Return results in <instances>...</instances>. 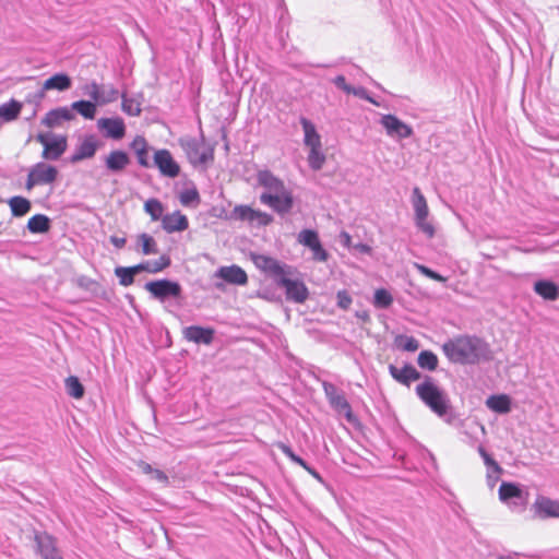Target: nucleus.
Listing matches in <instances>:
<instances>
[{"instance_id":"obj_55","label":"nucleus","mask_w":559,"mask_h":559,"mask_svg":"<svg viewBox=\"0 0 559 559\" xmlns=\"http://www.w3.org/2000/svg\"><path fill=\"white\" fill-rule=\"evenodd\" d=\"M349 94H353L361 99L371 100V96L367 92V90L362 86L354 87L352 86Z\"/></svg>"},{"instance_id":"obj_46","label":"nucleus","mask_w":559,"mask_h":559,"mask_svg":"<svg viewBox=\"0 0 559 559\" xmlns=\"http://www.w3.org/2000/svg\"><path fill=\"white\" fill-rule=\"evenodd\" d=\"M119 97V91L112 85H103L100 87L99 104H108L117 100Z\"/></svg>"},{"instance_id":"obj_51","label":"nucleus","mask_w":559,"mask_h":559,"mask_svg":"<svg viewBox=\"0 0 559 559\" xmlns=\"http://www.w3.org/2000/svg\"><path fill=\"white\" fill-rule=\"evenodd\" d=\"M337 306L344 310L348 309L352 305V297L346 290H340L336 295Z\"/></svg>"},{"instance_id":"obj_50","label":"nucleus","mask_w":559,"mask_h":559,"mask_svg":"<svg viewBox=\"0 0 559 559\" xmlns=\"http://www.w3.org/2000/svg\"><path fill=\"white\" fill-rule=\"evenodd\" d=\"M100 87L96 82H92L84 87V94L88 95L95 103L99 104Z\"/></svg>"},{"instance_id":"obj_31","label":"nucleus","mask_w":559,"mask_h":559,"mask_svg":"<svg viewBox=\"0 0 559 559\" xmlns=\"http://www.w3.org/2000/svg\"><path fill=\"white\" fill-rule=\"evenodd\" d=\"M71 79L69 75L64 73H57L49 79H47L43 84L44 91L57 90V91H67L71 87Z\"/></svg>"},{"instance_id":"obj_64","label":"nucleus","mask_w":559,"mask_h":559,"mask_svg":"<svg viewBox=\"0 0 559 559\" xmlns=\"http://www.w3.org/2000/svg\"><path fill=\"white\" fill-rule=\"evenodd\" d=\"M495 478H496L495 474L491 473V478L488 479V483H489L490 486H493L496 484V481L498 480V479H495Z\"/></svg>"},{"instance_id":"obj_8","label":"nucleus","mask_w":559,"mask_h":559,"mask_svg":"<svg viewBox=\"0 0 559 559\" xmlns=\"http://www.w3.org/2000/svg\"><path fill=\"white\" fill-rule=\"evenodd\" d=\"M323 389L331 407L338 415H343L349 424H355L357 418L354 415L344 393L332 383H324Z\"/></svg>"},{"instance_id":"obj_12","label":"nucleus","mask_w":559,"mask_h":559,"mask_svg":"<svg viewBox=\"0 0 559 559\" xmlns=\"http://www.w3.org/2000/svg\"><path fill=\"white\" fill-rule=\"evenodd\" d=\"M297 240L300 245L309 248L312 251V259L317 262H325L329 258V253L322 247L319 235L313 229H304L298 236Z\"/></svg>"},{"instance_id":"obj_62","label":"nucleus","mask_w":559,"mask_h":559,"mask_svg":"<svg viewBox=\"0 0 559 559\" xmlns=\"http://www.w3.org/2000/svg\"><path fill=\"white\" fill-rule=\"evenodd\" d=\"M293 462L301 466L304 469L308 468V463L298 455L293 460Z\"/></svg>"},{"instance_id":"obj_29","label":"nucleus","mask_w":559,"mask_h":559,"mask_svg":"<svg viewBox=\"0 0 559 559\" xmlns=\"http://www.w3.org/2000/svg\"><path fill=\"white\" fill-rule=\"evenodd\" d=\"M97 150V144L95 140L90 136L86 138L74 151L71 156L72 163H78L80 160L91 158L95 155Z\"/></svg>"},{"instance_id":"obj_26","label":"nucleus","mask_w":559,"mask_h":559,"mask_svg":"<svg viewBox=\"0 0 559 559\" xmlns=\"http://www.w3.org/2000/svg\"><path fill=\"white\" fill-rule=\"evenodd\" d=\"M74 118L73 112L68 107H59L52 109L46 114L43 118L41 123L48 128L59 126L62 121H69Z\"/></svg>"},{"instance_id":"obj_52","label":"nucleus","mask_w":559,"mask_h":559,"mask_svg":"<svg viewBox=\"0 0 559 559\" xmlns=\"http://www.w3.org/2000/svg\"><path fill=\"white\" fill-rule=\"evenodd\" d=\"M150 150H151V147L145 148V150H139V152L135 153L138 163L142 167L148 168L152 166V164L150 163V158H148Z\"/></svg>"},{"instance_id":"obj_13","label":"nucleus","mask_w":559,"mask_h":559,"mask_svg":"<svg viewBox=\"0 0 559 559\" xmlns=\"http://www.w3.org/2000/svg\"><path fill=\"white\" fill-rule=\"evenodd\" d=\"M153 165L157 167L160 175L164 177L176 178L180 174L179 164L166 148L156 150L154 152Z\"/></svg>"},{"instance_id":"obj_4","label":"nucleus","mask_w":559,"mask_h":559,"mask_svg":"<svg viewBox=\"0 0 559 559\" xmlns=\"http://www.w3.org/2000/svg\"><path fill=\"white\" fill-rule=\"evenodd\" d=\"M144 288L151 294L152 298L160 302L178 299L182 294V287L178 282L166 278L150 281L145 284Z\"/></svg>"},{"instance_id":"obj_5","label":"nucleus","mask_w":559,"mask_h":559,"mask_svg":"<svg viewBox=\"0 0 559 559\" xmlns=\"http://www.w3.org/2000/svg\"><path fill=\"white\" fill-rule=\"evenodd\" d=\"M251 260L255 267L271 276L276 284L281 277L293 274V267L281 263L278 260L265 254H251Z\"/></svg>"},{"instance_id":"obj_38","label":"nucleus","mask_w":559,"mask_h":559,"mask_svg":"<svg viewBox=\"0 0 559 559\" xmlns=\"http://www.w3.org/2000/svg\"><path fill=\"white\" fill-rule=\"evenodd\" d=\"M417 362L420 368L433 371L438 367V357L430 350H423L418 355Z\"/></svg>"},{"instance_id":"obj_7","label":"nucleus","mask_w":559,"mask_h":559,"mask_svg":"<svg viewBox=\"0 0 559 559\" xmlns=\"http://www.w3.org/2000/svg\"><path fill=\"white\" fill-rule=\"evenodd\" d=\"M180 145L189 162L194 166L205 165L207 162L213 159L212 150L206 148L202 140L185 138L180 140Z\"/></svg>"},{"instance_id":"obj_22","label":"nucleus","mask_w":559,"mask_h":559,"mask_svg":"<svg viewBox=\"0 0 559 559\" xmlns=\"http://www.w3.org/2000/svg\"><path fill=\"white\" fill-rule=\"evenodd\" d=\"M67 150V139L63 135H53L43 151V158L58 160Z\"/></svg>"},{"instance_id":"obj_20","label":"nucleus","mask_w":559,"mask_h":559,"mask_svg":"<svg viewBox=\"0 0 559 559\" xmlns=\"http://www.w3.org/2000/svg\"><path fill=\"white\" fill-rule=\"evenodd\" d=\"M389 372L394 380L409 386L413 381L420 379L421 374L412 365H404L402 368H397L394 365L389 366Z\"/></svg>"},{"instance_id":"obj_15","label":"nucleus","mask_w":559,"mask_h":559,"mask_svg":"<svg viewBox=\"0 0 559 559\" xmlns=\"http://www.w3.org/2000/svg\"><path fill=\"white\" fill-rule=\"evenodd\" d=\"M214 277L221 278L224 282L233 285H246L248 283V276L243 269L233 264L229 266H221L214 273Z\"/></svg>"},{"instance_id":"obj_39","label":"nucleus","mask_w":559,"mask_h":559,"mask_svg":"<svg viewBox=\"0 0 559 559\" xmlns=\"http://www.w3.org/2000/svg\"><path fill=\"white\" fill-rule=\"evenodd\" d=\"M325 163V155L322 147H310L308 154V164L312 170H320Z\"/></svg>"},{"instance_id":"obj_1","label":"nucleus","mask_w":559,"mask_h":559,"mask_svg":"<svg viewBox=\"0 0 559 559\" xmlns=\"http://www.w3.org/2000/svg\"><path fill=\"white\" fill-rule=\"evenodd\" d=\"M445 357L454 364L476 365L491 359V350L484 340L477 336L459 335L443 343Z\"/></svg>"},{"instance_id":"obj_58","label":"nucleus","mask_w":559,"mask_h":559,"mask_svg":"<svg viewBox=\"0 0 559 559\" xmlns=\"http://www.w3.org/2000/svg\"><path fill=\"white\" fill-rule=\"evenodd\" d=\"M280 449L292 462L297 456V454L294 453L292 448L286 444H281Z\"/></svg>"},{"instance_id":"obj_57","label":"nucleus","mask_w":559,"mask_h":559,"mask_svg":"<svg viewBox=\"0 0 559 559\" xmlns=\"http://www.w3.org/2000/svg\"><path fill=\"white\" fill-rule=\"evenodd\" d=\"M53 135L55 134L52 133H39L36 135V141L39 142L45 148Z\"/></svg>"},{"instance_id":"obj_43","label":"nucleus","mask_w":559,"mask_h":559,"mask_svg":"<svg viewBox=\"0 0 559 559\" xmlns=\"http://www.w3.org/2000/svg\"><path fill=\"white\" fill-rule=\"evenodd\" d=\"M145 212L151 216L152 221H158L163 216L164 206L157 199H148L144 204Z\"/></svg>"},{"instance_id":"obj_21","label":"nucleus","mask_w":559,"mask_h":559,"mask_svg":"<svg viewBox=\"0 0 559 559\" xmlns=\"http://www.w3.org/2000/svg\"><path fill=\"white\" fill-rule=\"evenodd\" d=\"M461 433L466 437L465 442L473 445L479 441L480 437L486 435V429L485 426L476 419L463 420L461 423Z\"/></svg>"},{"instance_id":"obj_42","label":"nucleus","mask_w":559,"mask_h":559,"mask_svg":"<svg viewBox=\"0 0 559 559\" xmlns=\"http://www.w3.org/2000/svg\"><path fill=\"white\" fill-rule=\"evenodd\" d=\"M67 393L74 399H82L84 395V386L80 382L79 378L70 376L66 379Z\"/></svg>"},{"instance_id":"obj_49","label":"nucleus","mask_w":559,"mask_h":559,"mask_svg":"<svg viewBox=\"0 0 559 559\" xmlns=\"http://www.w3.org/2000/svg\"><path fill=\"white\" fill-rule=\"evenodd\" d=\"M415 267L419 271L420 274L425 275L428 278H431L437 282H442V283H444L447 281V278L444 276H442L441 274L432 271L431 269H429L423 264L416 263Z\"/></svg>"},{"instance_id":"obj_53","label":"nucleus","mask_w":559,"mask_h":559,"mask_svg":"<svg viewBox=\"0 0 559 559\" xmlns=\"http://www.w3.org/2000/svg\"><path fill=\"white\" fill-rule=\"evenodd\" d=\"M147 141L143 138L138 135L131 143V148L134 151V153H138L139 150H145L148 148Z\"/></svg>"},{"instance_id":"obj_28","label":"nucleus","mask_w":559,"mask_h":559,"mask_svg":"<svg viewBox=\"0 0 559 559\" xmlns=\"http://www.w3.org/2000/svg\"><path fill=\"white\" fill-rule=\"evenodd\" d=\"M534 292L545 300L555 301L559 297V287L549 280H539L534 283Z\"/></svg>"},{"instance_id":"obj_41","label":"nucleus","mask_w":559,"mask_h":559,"mask_svg":"<svg viewBox=\"0 0 559 559\" xmlns=\"http://www.w3.org/2000/svg\"><path fill=\"white\" fill-rule=\"evenodd\" d=\"M393 304V296L385 288H379L373 295V306L378 309H386Z\"/></svg>"},{"instance_id":"obj_30","label":"nucleus","mask_w":559,"mask_h":559,"mask_svg":"<svg viewBox=\"0 0 559 559\" xmlns=\"http://www.w3.org/2000/svg\"><path fill=\"white\" fill-rule=\"evenodd\" d=\"M22 110V104L19 100L11 99L0 105V126L4 122L15 120Z\"/></svg>"},{"instance_id":"obj_11","label":"nucleus","mask_w":559,"mask_h":559,"mask_svg":"<svg viewBox=\"0 0 559 559\" xmlns=\"http://www.w3.org/2000/svg\"><path fill=\"white\" fill-rule=\"evenodd\" d=\"M231 216L235 219L248 222L250 224H255L258 226H267L273 222L272 215L260 210H254L248 205L235 206L231 212Z\"/></svg>"},{"instance_id":"obj_3","label":"nucleus","mask_w":559,"mask_h":559,"mask_svg":"<svg viewBox=\"0 0 559 559\" xmlns=\"http://www.w3.org/2000/svg\"><path fill=\"white\" fill-rule=\"evenodd\" d=\"M419 399L438 416L443 417L450 409V400L444 391L433 383L430 377L416 386Z\"/></svg>"},{"instance_id":"obj_35","label":"nucleus","mask_w":559,"mask_h":559,"mask_svg":"<svg viewBox=\"0 0 559 559\" xmlns=\"http://www.w3.org/2000/svg\"><path fill=\"white\" fill-rule=\"evenodd\" d=\"M8 204L11 209L12 215L16 217L26 215L32 207L29 200L23 197H12L8 201Z\"/></svg>"},{"instance_id":"obj_32","label":"nucleus","mask_w":559,"mask_h":559,"mask_svg":"<svg viewBox=\"0 0 559 559\" xmlns=\"http://www.w3.org/2000/svg\"><path fill=\"white\" fill-rule=\"evenodd\" d=\"M486 406L498 414H507L511 411V400L508 395H491L486 400Z\"/></svg>"},{"instance_id":"obj_18","label":"nucleus","mask_w":559,"mask_h":559,"mask_svg":"<svg viewBox=\"0 0 559 559\" xmlns=\"http://www.w3.org/2000/svg\"><path fill=\"white\" fill-rule=\"evenodd\" d=\"M97 127L110 139L120 140L126 134V126L121 118H100Z\"/></svg>"},{"instance_id":"obj_17","label":"nucleus","mask_w":559,"mask_h":559,"mask_svg":"<svg viewBox=\"0 0 559 559\" xmlns=\"http://www.w3.org/2000/svg\"><path fill=\"white\" fill-rule=\"evenodd\" d=\"M215 331L212 328L190 325L183 329V337L195 344L210 345L213 342Z\"/></svg>"},{"instance_id":"obj_48","label":"nucleus","mask_w":559,"mask_h":559,"mask_svg":"<svg viewBox=\"0 0 559 559\" xmlns=\"http://www.w3.org/2000/svg\"><path fill=\"white\" fill-rule=\"evenodd\" d=\"M180 202L182 205L188 206L192 204H199L200 195L197 189H186L180 194Z\"/></svg>"},{"instance_id":"obj_23","label":"nucleus","mask_w":559,"mask_h":559,"mask_svg":"<svg viewBox=\"0 0 559 559\" xmlns=\"http://www.w3.org/2000/svg\"><path fill=\"white\" fill-rule=\"evenodd\" d=\"M536 514L543 519L559 518V501L538 497L534 503Z\"/></svg>"},{"instance_id":"obj_40","label":"nucleus","mask_w":559,"mask_h":559,"mask_svg":"<svg viewBox=\"0 0 559 559\" xmlns=\"http://www.w3.org/2000/svg\"><path fill=\"white\" fill-rule=\"evenodd\" d=\"M478 452L484 459V463L487 466V479L491 478V473L495 474V479H498L501 473V467L499 466V464L486 452V450L481 445H479Z\"/></svg>"},{"instance_id":"obj_9","label":"nucleus","mask_w":559,"mask_h":559,"mask_svg":"<svg viewBox=\"0 0 559 559\" xmlns=\"http://www.w3.org/2000/svg\"><path fill=\"white\" fill-rule=\"evenodd\" d=\"M58 176V169L45 162L33 165L27 175L26 189L31 190L35 186L50 185Z\"/></svg>"},{"instance_id":"obj_14","label":"nucleus","mask_w":559,"mask_h":559,"mask_svg":"<svg viewBox=\"0 0 559 559\" xmlns=\"http://www.w3.org/2000/svg\"><path fill=\"white\" fill-rule=\"evenodd\" d=\"M277 285L285 288L287 299L289 300L302 304L308 298L309 292L307 286L301 281L290 280L289 275L281 277Z\"/></svg>"},{"instance_id":"obj_10","label":"nucleus","mask_w":559,"mask_h":559,"mask_svg":"<svg viewBox=\"0 0 559 559\" xmlns=\"http://www.w3.org/2000/svg\"><path fill=\"white\" fill-rule=\"evenodd\" d=\"M380 124L385 130L386 135L392 139L403 140L413 135V128L394 115H382Z\"/></svg>"},{"instance_id":"obj_19","label":"nucleus","mask_w":559,"mask_h":559,"mask_svg":"<svg viewBox=\"0 0 559 559\" xmlns=\"http://www.w3.org/2000/svg\"><path fill=\"white\" fill-rule=\"evenodd\" d=\"M499 499L508 506H521L524 501L522 489L513 483H502L499 488Z\"/></svg>"},{"instance_id":"obj_44","label":"nucleus","mask_w":559,"mask_h":559,"mask_svg":"<svg viewBox=\"0 0 559 559\" xmlns=\"http://www.w3.org/2000/svg\"><path fill=\"white\" fill-rule=\"evenodd\" d=\"M395 342L405 352H416L419 348V342L413 336L400 335Z\"/></svg>"},{"instance_id":"obj_33","label":"nucleus","mask_w":559,"mask_h":559,"mask_svg":"<svg viewBox=\"0 0 559 559\" xmlns=\"http://www.w3.org/2000/svg\"><path fill=\"white\" fill-rule=\"evenodd\" d=\"M169 265H170V258L168 255H162L157 260L145 261V262L138 264L140 273L147 272V273H152V274L162 272Z\"/></svg>"},{"instance_id":"obj_60","label":"nucleus","mask_w":559,"mask_h":559,"mask_svg":"<svg viewBox=\"0 0 559 559\" xmlns=\"http://www.w3.org/2000/svg\"><path fill=\"white\" fill-rule=\"evenodd\" d=\"M138 466L144 474L147 475H153V472L155 469L146 462H140Z\"/></svg>"},{"instance_id":"obj_36","label":"nucleus","mask_w":559,"mask_h":559,"mask_svg":"<svg viewBox=\"0 0 559 559\" xmlns=\"http://www.w3.org/2000/svg\"><path fill=\"white\" fill-rule=\"evenodd\" d=\"M50 227L49 218L44 214H36L27 222V228L33 234L46 233Z\"/></svg>"},{"instance_id":"obj_61","label":"nucleus","mask_w":559,"mask_h":559,"mask_svg":"<svg viewBox=\"0 0 559 559\" xmlns=\"http://www.w3.org/2000/svg\"><path fill=\"white\" fill-rule=\"evenodd\" d=\"M356 317L362 320L364 322H368L370 320L369 313L366 310L357 311Z\"/></svg>"},{"instance_id":"obj_6","label":"nucleus","mask_w":559,"mask_h":559,"mask_svg":"<svg viewBox=\"0 0 559 559\" xmlns=\"http://www.w3.org/2000/svg\"><path fill=\"white\" fill-rule=\"evenodd\" d=\"M412 203L415 212V224L419 230H421L428 238L435 236V227L427 221L429 209L424 194L419 188L413 189Z\"/></svg>"},{"instance_id":"obj_45","label":"nucleus","mask_w":559,"mask_h":559,"mask_svg":"<svg viewBox=\"0 0 559 559\" xmlns=\"http://www.w3.org/2000/svg\"><path fill=\"white\" fill-rule=\"evenodd\" d=\"M139 242L142 246L143 254H155L158 252L157 243L152 236L147 234H141L139 236Z\"/></svg>"},{"instance_id":"obj_24","label":"nucleus","mask_w":559,"mask_h":559,"mask_svg":"<svg viewBox=\"0 0 559 559\" xmlns=\"http://www.w3.org/2000/svg\"><path fill=\"white\" fill-rule=\"evenodd\" d=\"M162 226L167 233L183 231L188 228L189 223L186 215L176 211L167 214L162 218Z\"/></svg>"},{"instance_id":"obj_56","label":"nucleus","mask_w":559,"mask_h":559,"mask_svg":"<svg viewBox=\"0 0 559 559\" xmlns=\"http://www.w3.org/2000/svg\"><path fill=\"white\" fill-rule=\"evenodd\" d=\"M151 477L155 480H157L158 483H162V484H167L168 483V477L167 475L160 471V469H154L153 472V475H151Z\"/></svg>"},{"instance_id":"obj_25","label":"nucleus","mask_w":559,"mask_h":559,"mask_svg":"<svg viewBox=\"0 0 559 559\" xmlns=\"http://www.w3.org/2000/svg\"><path fill=\"white\" fill-rule=\"evenodd\" d=\"M130 164L128 154L123 151H111L105 158L106 168L111 173H120Z\"/></svg>"},{"instance_id":"obj_63","label":"nucleus","mask_w":559,"mask_h":559,"mask_svg":"<svg viewBox=\"0 0 559 559\" xmlns=\"http://www.w3.org/2000/svg\"><path fill=\"white\" fill-rule=\"evenodd\" d=\"M306 471H307L310 475H312L316 479H318V480H321V479H322V478H321V476H320V474H319L314 468H312L310 465H308V468H306Z\"/></svg>"},{"instance_id":"obj_59","label":"nucleus","mask_w":559,"mask_h":559,"mask_svg":"<svg viewBox=\"0 0 559 559\" xmlns=\"http://www.w3.org/2000/svg\"><path fill=\"white\" fill-rule=\"evenodd\" d=\"M126 238L123 237H117V236H112L110 237V242L118 249H121L124 247L126 245Z\"/></svg>"},{"instance_id":"obj_47","label":"nucleus","mask_w":559,"mask_h":559,"mask_svg":"<svg viewBox=\"0 0 559 559\" xmlns=\"http://www.w3.org/2000/svg\"><path fill=\"white\" fill-rule=\"evenodd\" d=\"M122 110L131 117H136L141 114L140 103L133 98L122 96Z\"/></svg>"},{"instance_id":"obj_37","label":"nucleus","mask_w":559,"mask_h":559,"mask_svg":"<svg viewBox=\"0 0 559 559\" xmlns=\"http://www.w3.org/2000/svg\"><path fill=\"white\" fill-rule=\"evenodd\" d=\"M71 111L74 110L85 119H94L96 115V105L90 100H78L72 103Z\"/></svg>"},{"instance_id":"obj_2","label":"nucleus","mask_w":559,"mask_h":559,"mask_svg":"<svg viewBox=\"0 0 559 559\" xmlns=\"http://www.w3.org/2000/svg\"><path fill=\"white\" fill-rule=\"evenodd\" d=\"M257 182L264 191L260 194L261 204L269 206L280 215L288 214L294 206L293 192L284 181L267 169L257 173Z\"/></svg>"},{"instance_id":"obj_34","label":"nucleus","mask_w":559,"mask_h":559,"mask_svg":"<svg viewBox=\"0 0 559 559\" xmlns=\"http://www.w3.org/2000/svg\"><path fill=\"white\" fill-rule=\"evenodd\" d=\"M140 273L139 266H117L115 269V275L119 280L121 286L128 287L134 283V276Z\"/></svg>"},{"instance_id":"obj_54","label":"nucleus","mask_w":559,"mask_h":559,"mask_svg":"<svg viewBox=\"0 0 559 559\" xmlns=\"http://www.w3.org/2000/svg\"><path fill=\"white\" fill-rule=\"evenodd\" d=\"M333 83L336 87L345 92L346 94H349L352 85L346 83V79L344 75H337L335 79H333Z\"/></svg>"},{"instance_id":"obj_16","label":"nucleus","mask_w":559,"mask_h":559,"mask_svg":"<svg viewBox=\"0 0 559 559\" xmlns=\"http://www.w3.org/2000/svg\"><path fill=\"white\" fill-rule=\"evenodd\" d=\"M37 550L43 559H63L56 546V539L47 533L35 535Z\"/></svg>"},{"instance_id":"obj_27","label":"nucleus","mask_w":559,"mask_h":559,"mask_svg":"<svg viewBox=\"0 0 559 559\" xmlns=\"http://www.w3.org/2000/svg\"><path fill=\"white\" fill-rule=\"evenodd\" d=\"M300 124L304 130V144L308 148L322 147L321 135L318 133L316 126L307 118H300Z\"/></svg>"}]
</instances>
